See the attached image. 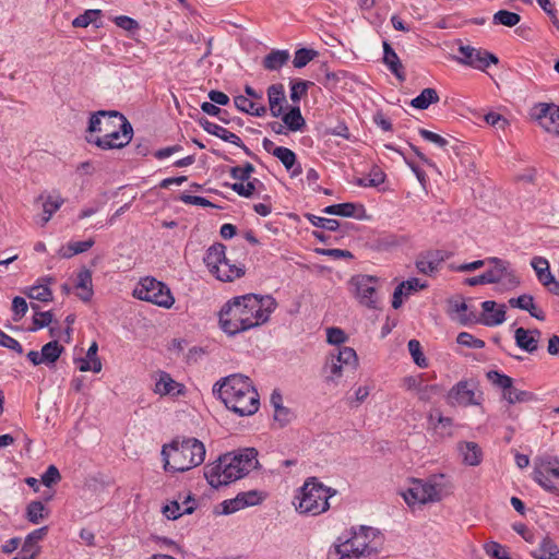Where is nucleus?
<instances>
[{
  "mask_svg": "<svg viewBox=\"0 0 559 559\" xmlns=\"http://www.w3.org/2000/svg\"><path fill=\"white\" fill-rule=\"evenodd\" d=\"M335 493V489L310 477L299 488L294 506L300 514L317 516L330 509L329 499Z\"/></svg>",
  "mask_w": 559,
  "mask_h": 559,
  "instance_id": "nucleus-7",
  "label": "nucleus"
},
{
  "mask_svg": "<svg viewBox=\"0 0 559 559\" xmlns=\"http://www.w3.org/2000/svg\"><path fill=\"white\" fill-rule=\"evenodd\" d=\"M238 495H239L245 508L257 506V504L261 503L264 499L262 493L258 490L243 491V492H239Z\"/></svg>",
  "mask_w": 559,
  "mask_h": 559,
  "instance_id": "nucleus-57",
  "label": "nucleus"
},
{
  "mask_svg": "<svg viewBox=\"0 0 559 559\" xmlns=\"http://www.w3.org/2000/svg\"><path fill=\"white\" fill-rule=\"evenodd\" d=\"M98 345L96 342H93L87 349L85 358L75 359V361L80 362L79 369L82 372L93 371L95 373L100 372L102 370V361L97 356Z\"/></svg>",
  "mask_w": 559,
  "mask_h": 559,
  "instance_id": "nucleus-27",
  "label": "nucleus"
},
{
  "mask_svg": "<svg viewBox=\"0 0 559 559\" xmlns=\"http://www.w3.org/2000/svg\"><path fill=\"white\" fill-rule=\"evenodd\" d=\"M289 57L287 50H272L264 57L262 61L263 68L269 71H277L288 62Z\"/></svg>",
  "mask_w": 559,
  "mask_h": 559,
  "instance_id": "nucleus-31",
  "label": "nucleus"
},
{
  "mask_svg": "<svg viewBox=\"0 0 559 559\" xmlns=\"http://www.w3.org/2000/svg\"><path fill=\"white\" fill-rule=\"evenodd\" d=\"M61 479L59 469L55 465H49L46 472L41 475V483L46 487H51Z\"/></svg>",
  "mask_w": 559,
  "mask_h": 559,
  "instance_id": "nucleus-61",
  "label": "nucleus"
},
{
  "mask_svg": "<svg viewBox=\"0 0 559 559\" xmlns=\"http://www.w3.org/2000/svg\"><path fill=\"white\" fill-rule=\"evenodd\" d=\"M185 386L175 381L166 371H158L154 392L159 395H179L183 393Z\"/></svg>",
  "mask_w": 559,
  "mask_h": 559,
  "instance_id": "nucleus-18",
  "label": "nucleus"
},
{
  "mask_svg": "<svg viewBox=\"0 0 559 559\" xmlns=\"http://www.w3.org/2000/svg\"><path fill=\"white\" fill-rule=\"evenodd\" d=\"M383 62L400 81L405 80L403 64L388 41H383Z\"/></svg>",
  "mask_w": 559,
  "mask_h": 559,
  "instance_id": "nucleus-24",
  "label": "nucleus"
},
{
  "mask_svg": "<svg viewBox=\"0 0 559 559\" xmlns=\"http://www.w3.org/2000/svg\"><path fill=\"white\" fill-rule=\"evenodd\" d=\"M234 103L238 110L251 116L263 117L266 114V107L261 102L249 99L247 96H236Z\"/></svg>",
  "mask_w": 559,
  "mask_h": 559,
  "instance_id": "nucleus-28",
  "label": "nucleus"
},
{
  "mask_svg": "<svg viewBox=\"0 0 559 559\" xmlns=\"http://www.w3.org/2000/svg\"><path fill=\"white\" fill-rule=\"evenodd\" d=\"M33 310L36 311L33 318L34 326L31 331H37L39 329L48 326L52 322V313L50 311L39 312L38 306L35 304H31Z\"/></svg>",
  "mask_w": 559,
  "mask_h": 559,
  "instance_id": "nucleus-48",
  "label": "nucleus"
},
{
  "mask_svg": "<svg viewBox=\"0 0 559 559\" xmlns=\"http://www.w3.org/2000/svg\"><path fill=\"white\" fill-rule=\"evenodd\" d=\"M225 406L239 416H251L260 407V399L249 377L235 373L216 383L213 389Z\"/></svg>",
  "mask_w": 559,
  "mask_h": 559,
  "instance_id": "nucleus-5",
  "label": "nucleus"
},
{
  "mask_svg": "<svg viewBox=\"0 0 559 559\" xmlns=\"http://www.w3.org/2000/svg\"><path fill=\"white\" fill-rule=\"evenodd\" d=\"M28 305L22 297H14L12 300L13 320L20 321L27 312Z\"/></svg>",
  "mask_w": 559,
  "mask_h": 559,
  "instance_id": "nucleus-59",
  "label": "nucleus"
},
{
  "mask_svg": "<svg viewBox=\"0 0 559 559\" xmlns=\"http://www.w3.org/2000/svg\"><path fill=\"white\" fill-rule=\"evenodd\" d=\"M75 288L78 289L76 295L82 301L87 302L92 299L94 294L93 280L92 272L88 269L82 267L78 272Z\"/></svg>",
  "mask_w": 559,
  "mask_h": 559,
  "instance_id": "nucleus-21",
  "label": "nucleus"
},
{
  "mask_svg": "<svg viewBox=\"0 0 559 559\" xmlns=\"http://www.w3.org/2000/svg\"><path fill=\"white\" fill-rule=\"evenodd\" d=\"M443 475H433L428 480L415 479L412 486L403 492L407 504L437 502L442 498V486L439 483Z\"/></svg>",
  "mask_w": 559,
  "mask_h": 559,
  "instance_id": "nucleus-8",
  "label": "nucleus"
},
{
  "mask_svg": "<svg viewBox=\"0 0 559 559\" xmlns=\"http://www.w3.org/2000/svg\"><path fill=\"white\" fill-rule=\"evenodd\" d=\"M463 463L468 466H477L483 460V451L480 447L473 441L460 442L457 445Z\"/></svg>",
  "mask_w": 559,
  "mask_h": 559,
  "instance_id": "nucleus-22",
  "label": "nucleus"
},
{
  "mask_svg": "<svg viewBox=\"0 0 559 559\" xmlns=\"http://www.w3.org/2000/svg\"><path fill=\"white\" fill-rule=\"evenodd\" d=\"M382 544L380 532L371 526H353L340 535L328 551V559H373Z\"/></svg>",
  "mask_w": 559,
  "mask_h": 559,
  "instance_id": "nucleus-2",
  "label": "nucleus"
},
{
  "mask_svg": "<svg viewBox=\"0 0 559 559\" xmlns=\"http://www.w3.org/2000/svg\"><path fill=\"white\" fill-rule=\"evenodd\" d=\"M418 132L424 140H426L430 143H433L435 145H437L439 147H445L449 143L445 138H443L440 134H437L432 131H429L427 129H419Z\"/></svg>",
  "mask_w": 559,
  "mask_h": 559,
  "instance_id": "nucleus-64",
  "label": "nucleus"
},
{
  "mask_svg": "<svg viewBox=\"0 0 559 559\" xmlns=\"http://www.w3.org/2000/svg\"><path fill=\"white\" fill-rule=\"evenodd\" d=\"M487 379L498 388L502 389L503 392H507L508 389H511V384H513V379L507 374L500 373L496 370H490L487 372Z\"/></svg>",
  "mask_w": 559,
  "mask_h": 559,
  "instance_id": "nucleus-49",
  "label": "nucleus"
},
{
  "mask_svg": "<svg viewBox=\"0 0 559 559\" xmlns=\"http://www.w3.org/2000/svg\"><path fill=\"white\" fill-rule=\"evenodd\" d=\"M274 156L281 160L287 170H290L296 165L297 156L290 148L280 146L274 151Z\"/></svg>",
  "mask_w": 559,
  "mask_h": 559,
  "instance_id": "nucleus-46",
  "label": "nucleus"
},
{
  "mask_svg": "<svg viewBox=\"0 0 559 559\" xmlns=\"http://www.w3.org/2000/svg\"><path fill=\"white\" fill-rule=\"evenodd\" d=\"M87 131L103 135L88 139L102 150L122 148L128 145L133 135V128L128 119L116 110H99L92 114Z\"/></svg>",
  "mask_w": 559,
  "mask_h": 559,
  "instance_id": "nucleus-3",
  "label": "nucleus"
},
{
  "mask_svg": "<svg viewBox=\"0 0 559 559\" xmlns=\"http://www.w3.org/2000/svg\"><path fill=\"white\" fill-rule=\"evenodd\" d=\"M350 286L358 302L369 309H377L379 306L378 278L372 275L358 274L350 278Z\"/></svg>",
  "mask_w": 559,
  "mask_h": 559,
  "instance_id": "nucleus-10",
  "label": "nucleus"
},
{
  "mask_svg": "<svg viewBox=\"0 0 559 559\" xmlns=\"http://www.w3.org/2000/svg\"><path fill=\"white\" fill-rule=\"evenodd\" d=\"M317 56V51L307 48H300L295 52V57L293 60V64L295 68H304L306 67L314 57Z\"/></svg>",
  "mask_w": 559,
  "mask_h": 559,
  "instance_id": "nucleus-53",
  "label": "nucleus"
},
{
  "mask_svg": "<svg viewBox=\"0 0 559 559\" xmlns=\"http://www.w3.org/2000/svg\"><path fill=\"white\" fill-rule=\"evenodd\" d=\"M267 98L271 115L275 118L284 112V104L286 103L285 90L283 84H272L267 88Z\"/></svg>",
  "mask_w": 559,
  "mask_h": 559,
  "instance_id": "nucleus-19",
  "label": "nucleus"
},
{
  "mask_svg": "<svg viewBox=\"0 0 559 559\" xmlns=\"http://www.w3.org/2000/svg\"><path fill=\"white\" fill-rule=\"evenodd\" d=\"M179 200L181 202H183L185 204L198 205V206H203V207H216V205H214L210 200H207L203 197L190 195V194L182 193L179 197Z\"/></svg>",
  "mask_w": 559,
  "mask_h": 559,
  "instance_id": "nucleus-63",
  "label": "nucleus"
},
{
  "mask_svg": "<svg viewBox=\"0 0 559 559\" xmlns=\"http://www.w3.org/2000/svg\"><path fill=\"white\" fill-rule=\"evenodd\" d=\"M276 307V300L269 295L237 296L221 309L219 325L228 335H236L267 322Z\"/></svg>",
  "mask_w": 559,
  "mask_h": 559,
  "instance_id": "nucleus-1",
  "label": "nucleus"
},
{
  "mask_svg": "<svg viewBox=\"0 0 559 559\" xmlns=\"http://www.w3.org/2000/svg\"><path fill=\"white\" fill-rule=\"evenodd\" d=\"M324 213L331 215H337L343 217H356L362 218L365 209L362 205H356L355 203H340L329 205L323 210Z\"/></svg>",
  "mask_w": 559,
  "mask_h": 559,
  "instance_id": "nucleus-26",
  "label": "nucleus"
},
{
  "mask_svg": "<svg viewBox=\"0 0 559 559\" xmlns=\"http://www.w3.org/2000/svg\"><path fill=\"white\" fill-rule=\"evenodd\" d=\"M449 403L460 406L480 405L483 393L474 380H461L448 393Z\"/></svg>",
  "mask_w": 559,
  "mask_h": 559,
  "instance_id": "nucleus-11",
  "label": "nucleus"
},
{
  "mask_svg": "<svg viewBox=\"0 0 559 559\" xmlns=\"http://www.w3.org/2000/svg\"><path fill=\"white\" fill-rule=\"evenodd\" d=\"M102 16L100 10H86L83 14H80L72 21L73 27H87L91 24L96 25L97 27Z\"/></svg>",
  "mask_w": 559,
  "mask_h": 559,
  "instance_id": "nucleus-39",
  "label": "nucleus"
},
{
  "mask_svg": "<svg viewBox=\"0 0 559 559\" xmlns=\"http://www.w3.org/2000/svg\"><path fill=\"white\" fill-rule=\"evenodd\" d=\"M439 263L435 260H430L428 257H423L417 260L416 267L418 272L430 275L437 271Z\"/></svg>",
  "mask_w": 559,
  "mask_h": 559,
  "instance_id": "nucleus-62",
  "label": "nucleus"
},
{
  "mask_svg": "<svg viewBox=\"0 0 559 559\" xmlns=\"http://www.w3.org/2000/svg\"><path fill=\"white\" fill-rule=\"evenodd\" d=\"M536 559H559V547L548 536L544 537L538 548L533 551Z\"/></svg>",
  "mask_w": 559,
  "mask_h": 559,
  "instance_id": "nucleus-32",
  "label": "nucleus"
},
{
  "mask_svg": "<svg viewBox=\"0 0 559 559\" xmlns=\"http://www.w3.org/2000/svg\"><path fill=\"white\" fill-rule=\"evenodd\" d=\"M133 296L166 309H169L175 302L170 289L154 277L141 280L133 290Z\"/></svg>",
  "mask_w": 559,
  "mask_h": 559,
  "instance_id": "nucleus-9",
  "label": "nucleus"
},
{
  "mask_svg": "<svg viewBox=\"0 0 559 559\" xmlns=\"http://www.w3.org/2000/svg\"><path fill=\"white\" fill-rule=\"evenodd\" d=\"M308 221L316 227H320L330 231H335L340 227V223L333 218L320 217L314 214L307 215Z\"/></svg>",
  "mask_w": 559,
  "mask_h": 559,
  "instance_id": "nucleus-51",
  "label": "nucleus"
},
{
  "mask_svg": "<svg viewBox=\"0 0 559 559\" xmlns=\"http://www.w3.org/2000/svg\"><path fill=\"white\" fill-rule=\"evenodd\" d=\"M559 478V459L547 456L539 461L533 471V479L545 490L559 495V488L551 479Z\"/></svg>",
  "mask_w": 559,
  "mask_h": 559,
  "instance_id": "nucleus-12",
  "label": "nucleus"
},
{
  "mask_svg": "<svg viewBox=\"0 0 559 559\" xmlns=\"http://www.w3.org/2000/svg\"><path fill=\"white\" fill-rule=\"evenodd\" d=\"M459 52L462 56L459 58L461 63L483 71L491 63L496 64L499 61L497 56L493 53L483 49H477L469 45H461L459 47Z\"/></svg>",
  "mask_w": 559,
  "mask_h": 559,
  "instance_id": "nucleus-15",
  "label": "nucleus"
},
{
  "mask_svg": "<svg viewBox=\"0 0 559 559\" xmlns=\"http://www.w3.org/2000/svg\"><path fill=\"white\" fill-rule=\"evenodd\" d=\"M205 447L197 438H176L162 448L164 468L167 472H187L205 460Z\"/></svg>",
  "mask_w": 559,
  "mask_h": 559,
  "instance_id": "nucleus-6",
  "label": "nucleus"
},
{
  "mask_svg": "<svg viewBox=\"0 0 559 559\" xmlns=\"http://www.w3.org/2000/svg\"><path fill=\"white\" fill-rule=\"evenodd\" d=\"M358 365V357L354 348L340 347L336 354H331L326 364V370L330 372L328 376L329 381H334L340 378L344 369L355 370Z\"/></svg>",
  "mask_w": 559,
  "mask_h": 559,
  "instance_id": "nucleus-13",
  "label": "nucleus"
},
{
  "mask_svg": "<svg viewBox=\"0 0 559 559\" xmlns=\"http://www.w3.org/2000/svg\"><path fill=\"white\" fill-rule=\"evenodd\" d=\"M63 203L64 199L61 195H48L43 203V216L40 218V225L45 226Z\"/></svg>",
  "mask_w": 559,
  "mask_h": 559,
  "instance_id": "nucleus-33",
  "label": "nucleus"
},
{
  "mask_svg": "<svg viewBox=\"0 0 559 559\" xmlns=\"http://www.w3.org/2000/svg\"><path fill=\"white\" fill-rule=\"evenodd\" d=\"M202 128L210 134L215 135L219 139H222L225 142L235 144V145H242L241 139L235 134L234 132H230L226 128L211 122L206 119L200 121Z\"/></svg>",
  "mask_w": 559,
  "mask_h": 559,
  "instance_id": "nucleus-25",
  "label": "nucleus"
},
{
  "mask_svg": "<svg viewBox=\"0 0 559 559\" xmlns=\"http://www.w3.org/2000/svg\"><path fill=\"white\" fill-rule=\"evenodd\" d=\"M521 21V16L511 11L500 10L493 14L492 22L496 25H504L508 27L515 26Z\"/></svg>",
  "mask_w": 559,
  "mask_h": 559,
  "instance_id": "nucleus-42",
  "label": "nucleus"
},
{
  "mask_svg": "<svg viewBox=\"0 0 559 559\" xmlns=\"http://www.w3.org/2000/svg\"><path fill=\"white\" fill-rule=\"evenodd\" d=\"M195 509V500L188 496L181 503L171 501L163 508V514L169 520H177L183 514H191Z\"/></svg>",
  "mask_w": 559,
  "mask_h": 559,
  "instance_id": "nucleus-20",
  "label": "nucleus"
},
{
  "mask_svg": "<svg viewBox=\"0 0 559 559\" xmlns=\"http://www.w3.org/2000/svg\"><path fill=\"white\" fill-rule=\"evenodd\" d=\"M221 507H222V514H231V513H235L241 509H245V506L239 497V495H237L235 498L233 499H227V500H224L222 503H221Z\"/></svg>",
  "mask_w": 559,
  "mask_h": 559,
  "instance_id": "nucleus-58",
  "label": "nucleus"
},
{
  "mask_svg": "<svg viewBox=\"0 0 559 559\" xmlns=\"http://www.w3.org/2000/svg\"><path fill=\"white\" fill-rule=\"evenodd\" d=\"M439 102V95L435 88H424L420 94L413 98L411 105L416 109H427L431 104Z\"/></svg>",
  "mask_w": 559,
  "mask_h": 559,
  "instance_id": "nucleus-34",
  "label": "nucleus"
},
{
  "mask_svg": "<svg viewBox=\"0 0 559 559\" xmlns=\"http://www.w3.org/2000/svg\"><path fill=\"white\" fill-rule=\"evenodd\" d=\"M514 340L516 346L527 353L532 354L538 349L536 340L531 337L530 330L518 328L514 332Z\"/></svg>",
  "mask_w": 559,
  "mask_h": 559,
  "instance_id": "nucleus-36",
  "label": "nucleus"
},
{
  "mask_svg": "<svg viewBox=\"0 0 559 559\" xmlns=\"http://www.w3.org/2000/svg\"><path fill=\"white\" fill-rule=\"evenodd\" d=\"M47 533V526H43L31 532L24 539L21 552H29L31 550H37V552H40V547L37 545V543L44 539Z\"/></svg>",
  "mask_w": 559,
  "mask_h": 559,
  "instance_id": "nucleus-37",
  "label": "nucleus"
},
{
  "mask_svg": "<svg viewBox=\"0 0 559 559\" xmlns=\"http://www.w3.org/2000/svg\"><path fill=\"white\" fill-rule=\"evenodd\" d=\"M282 119L284 124L287 127L288 131H299L306 124V121L301 115L299 106H295L290 108V110L284 115H282Z\"/></svg>",
  "mask_w": 559,
  "mask_h": 559,
  "instance_id": "nucleus-35",
  "label": "nucleus"
},
{
  "mask_svg": "<svg viewBox=\"0 0 559 559\" xmlns=\"http://www.w3.org/2000/svg\"><path fill=\"white\" fill-rule=\"evenodd\" d=\"M448 305L449 314L457 319L461 323L466 324L475 319V316L472 317L467 314L468 307L462 297H454L449 299Z\"/></svg>",
  "mask_w": 559,
  "mask_h": 559,
  "instance_id": "nucleus-30",
  "label": "nucleus"
},
{
  "mask_svg": "<svg viewBox=\"0 0 559 559\" xmlns=\"http://www.w3.org/2000/svg\"><path fill=\"white\" fill-rule=\"evenodd\" d=\"M94 240L91 238V239H87V240H84V241H73V242H69L68 243V247H67V251L62 252V257L63 258H71L75 254H80V253H83V252H86L87 250H90L93 246H94Z\"/></svg>",
  "mask_w": 559,
  "mask_h": 559,
  "instance_id": "nucleus-44",
  "label": "nucleus"
},
{
  "mask_svg": "<svg viewBox=\"0 0 559 559\" xmlns=\"http://www.w3.org/2000/svg\"><path fill=\"white\" fill-rule=\"evenodd\" d=\"M243 275L245 266L242 264L230 263L226 257L217 267V272L214 274V276L222 282H233Z\"/></svg>",
  "mask_w": 559,
  "mask_h": 559,
  "instance_id": "nucleus-23",
  "label": "nucleus"
},
{
  "mask_svg": "<svg viewBox=\"0 0 559 559\" xmlns=\"http://www.w3.org/2000/svg\"><path fill=\"white\" fill-rule=\"evenodd\" d=\"M509 306L512 308H518L525 311H531V309H535V302L532 295H521L516 298H510L508 301Z\"/></svg>",
  "mask_w": 559,
  "mask_h": 559,
  "instance_id": "nucleus-54",
  "label": "nucleus"
},
{
  "mask_svg": "<svg viewBox=\"0 0 559 559\" xmlns=\"http://www.w3.org/2000/svg\"><path fill=\"white\" fill-rule=\"evenodd\" d=\"M483 314L479 322L487 326L500 325L506 321V306L500 305L497 308V302L492 300H486L481 302Z\"/></svg>",
  "mask_w": 559,
  "mask_h": 559,
  "instance_id": "nucleus-17",
  "label": "nucleus"
},
{
  "mask_svg": "<svg viewBox=\"0 0 559 559\" xmlns=\"http://www.w3.org/2000/svg\"><path fill=\"white\" fill-rule=\"evenodd\" d=\"M456 342L457 344L468 348H483L485 346V342L483 340L476 338L467 332H461L456 337Z\"/></svg>",
  "mask_w": 559,
  "mask_h": 559,
  "instance_id": "nucleus-56",
  "label": "nucleus"
},
{
  "mask_svg": "<svg viewBox=\"0 0 559 559\" xmlns=\"http://www.w3.org/2000/svg\"><path fill=\"white\" fill-rule=\"evenodd\" d=\"M407 347L414 362L420 368H426L428 366V362L426 357L424 356L419 341L414 338L408 341Z\"/></svg>",
  "mask_w": 559,
  "mask_h": 559,
  "instance_id": "nucleus-47",
  "label": "nucleus"
},
{
  "mask_svg": "<svg viewBox=\"0 0 559 559\" xmlns=\"http://www.w3.org/2000/svg\"><path fill=\"white\" fill-rule=\"evenodd\" d=\"M258 465V451L246 448L224 454L216 462L205 465L204 477L211 487L217 489L245 477Z\"/></svg>",
  "mask_w": 559,
  "mask_h": 559,
  "instance_id": "nucleus-4",
  "label": "nucleus"
},
{
  "mask_svg": "<svg viewBox=\"0 0 559 559\" xmlns=\"http://www.w3.org/2000/svg\"><path fill=\"white\" fill-rule=\"evenodd\" d=\"M488 262L493 263V267L484 272L480 275L469 277L466 280V284L469 286L483 285V284H493L501 282L504 277H512V282L518 285L519 281L515 278L513 274L508 272L509 263L499 259V258H490Z\"/></svg>",
  "mask_w": 559,
  "mask_h": 559,
  "instance_id": "nucleus-14",
  "label": "nucleus"
},
{
  "mask_svg": "<svg viewBox=\"0 0 559 559\" xmlns=\"http://www.w3.org/2000/svg\"><path fill=\"white\" fill-rule=\"evenodd\" d=\"M225 250L226 247L222 243H215L206 250L203 260L211 274L214 275L217 272V267L226 257Z\"/></svg>",
  "mask_w": 559,
  "mask_h": 559,
  "instance_id": "nucleus-29",
  "label": "nucleus"
},
{
  "mask_svg": "<svg viewBox=\"0 0 559 559\" xmlns=\"http://www.w3.org/2000/svg\"><path fill=\"white\" fill-rule=\"evenodd\" d=\"M385 180L384 173L378 168L373 167L366 178H358L356 180V185L359 187H378L383 183Z\"/></svg>",
  "mask_w": 559,
  "mask_h": 559,
  "instance_id": "nucleus-43",
  "label": "nucleus"
},
{
  "mask_svg": "<svg viewBox=\"0 0 559 559\" xmlns=\"http://www.w3.org/2000/svg\"><path fill=\"white\" fill-rule=\"evenodd\" d=\"M544 129L556 135H559V107L555 106L548 120L544 121Z\"/></svg>",
  "mask_w": 559,
  "mask_h": 559,
  "instance_id": "nucleus-60",
  "label": "nucleus"
},
{
  "mask_svg": "<svg viewBox=\"0 0 559 559\" xmlns=\"http://www.w3.org/2000/svg\"><path fill=\"white\" fill-rule=\"evenodd\" d=\"M312 85V82L309 81H296L290 84V99L294 103H298L300 98L307 95V91L309 86Z\"/></svg>",
  "mask_w": 559,
  "mask_h": 559,
  "instance_id": "nucleus-55",
  "label": "nucleus"
},
{
  "mask_svg": "<svg viewBox=\"0 0 559 559\" xmlns=\"http://www.w3.org/2000/svg\"><path fill=\"white\" fill-rule=\"evenodd\" d=\"M258 186L263 187V183L254 178L253 180H247V182H235L230 188L240 197L251 198L258 189Z\"/></svg>",
  "mask_w": 559,
  "mask_h": 559,
  "instance_id": "nucleus-41",
  "label": "nucleus"
},
{
  "mask_svg": "<svg viewBox=\"0 0 559 559\" xmlns=\"http://www.w3.org/2000/svg\"><path fill=\"white\" fill-rule=\"evenodd\" d=\"M63 349V346H61L58 341L53 340L48 342L40 350L43 362L46 365L55 364L61 356Z\"/></svg>",
  "mask_w": 559,
  "mask_h": 559,
  "instance_id": "nucleus-38",
  "label": "nucleus"
},
{
  "mask_svg": "<svg viewBox=\"0 0 559 559\" xmlns=\"http://www.w3.org/2000/svg\"><path fill=\"white\" fill-rule=\"evenodd\" d=\"M48 513L41 501H32L26 508V519L33 523L38 524L47 518Z\"/></svg>",
  "mask_w": 559,
  "mask_h": 559,
  "instance_id": "nucleus-40",
  "label": "nucleus"
},
{
  "mask_svg": "<svg viewBox=\"0 0 559 559\" xmlns=\"http://www.w3.org/2000/svg\"><path fill=\"white\" fill-rule=\"evenodd\" d=\"M503 399L507 400L508 403L514 404L531 401L533 399V394L527 391L519 390L511 384V389L503 392Z\"/></svg>",
  "mask_w": 559,
  "mask_h": 559,
  "instance_id": "nucleus-45",
  "label": "nucleus"
},
{
  "mask_svg": "<svg viewBox=\"0 0 559 559\" xmlns=\"http://www.w3.org/2000/svg\"><path fill=\"white\" fill-rule=\"evenodd\" d=\"M26 295L31 299H35L38 301H50L52 299L51 290L45 285H35L28 288Z\"/></svg>",
  "mask_w": 559,
  "mask_h": 559,
  "instance_id": "nucleus-50",
  "label": "nucleus"
},
{
  "mask_svg": "<svg viewBox=\"0 0 559 559\" xmlns=\"http://www.w3.org/2000/svg\"><path fill=\"white\" fill-rule=\"evenodd\" d=\"M531 265L539 283L545 286L549 293L559 296V281L551 274L548 261L543 257H535L532 259Z\"/></svg>",
  "mask_w": 559,
  "mask_h": 559,
  "instance_id": "nucleus-16",
  "label": "nucleus"
},
{
  "mask_svg": "<svg viewBox=\"0 0 559 559\" xmlns=\"http://www.w3.org/2000/svg\"><path fill=\"white\" fill-rule=\"evenodd\" d=\"M554 107V104L547 103H538L533 107L532 116L539 122L542 128H544V121L548 120Z\"/></svg>",
  "mask_w": 559,
  "mask_h": 559,
  "instance_id": "nucleus-52",
  "label": "nucleus"
}]
</instances>
